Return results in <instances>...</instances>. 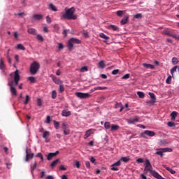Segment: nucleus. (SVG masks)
Segmentation results:
<instances>
[{
	"label": "nucleus",
	"instance_id": "1",
	"mask_svg": "<svg viewBox=\"0 0 179 179\" xmlns=\"http://www.w3.org/2000/svg\"><path fill=\"white\" fill-rule=\"evenodd\" d=\"M20 82V74H19V70H16L14 72L13 80L8 83V86L10 87V92L13 97L17 96V91L15 86H17Z\"/></svg>",
	"mask_w": 179,
	"mask_h": 179
},
{
	"label": "nucleus",
	"instance_id": "2",
	"mask_svg": "<svg viewBox=\"0 0 179 179\" xmlns=\"http://www.w3.org/2000/svg\"><path fill=\"white\" fill-rule=\"evenodd\" d=\"M76 9L74 7L71 8H66L65 13L60 17L61 20H76L78 19V15H75Z\"/></svg>",
	"mask_w": 179,
	"mask_h": 179
},
{
	"label": "nucleus",
	"instance_id": "3",
	"mask_svg": "<svg viewBox=\"0 0 179 179\" xmlns=\"http://www.w3.org/2000/svg\"><path fill=\"white\" fill-rule=\"evenodd\" d=\"M144 171H145V174L148 173V171L150 172L152 177L156 176L158 173L156 171L153 170V166H152V164H150V161L149 159H145V161Z\"/></svg>",
	"mask_w": 179,
	"mask_h": 179
},
{
	"label": "nucleus",
	"instance_id": "4",
	"mask_svg": "<svg viewBox=\"0 0 179 179\" xmlns=\"http://www.w3.org/2000/svg\"><path fill=\"white\" fill-rule=\"evenodd\" d=\"M38 71H40V63L36 61L32 62L29 68L31 75H36Z\"/></svg>",
	"mask_w": 179,
	"mask_h": 179
},
{
	"label": "nucleus",
	"instance_id": "5",
	"mask_svg": "<svg viewBox=\"0 0 179 179\" xmlns=\"http://www.w3.org/2000/svg\"><path fill=\"white\" fill-rule=\"evenodd\" d=\"M80 40L76 38H70L67 43L68 50L72 51V50H73V45H75V44H80Z\"/></svg>",
	"mask_w": 179,
	"mask_h": 179
},
{
	"label": "nucleus",
	"instance_id": "6",
	"mask_svg": "<svg viewBox=\"0 0 179 179\" xmlns=\"http://www.w3.org/2000/svg\"><path fill=\"white\" fill-rule=\"evenodd\" d=\"M146 136H150V138H152V137L156 136V133L155 131H153L145 130V131H144V132L140 134L141 138H146Z\"/></svg>",
	"mask_w": 179,
	"mask_h": 179
},
{
	"label": "nucleus",
	"instance_id": "7",
	"mask_svg": "<svg viewBox=\"0 0 179 179\" xmlns=\"http://www.w3.org/2000/svg\"><path fill=\"white\" fill-rule=\"evenodd\" d=\"M33 157H34V153H31V150L27 147L25 162H29V160H30V159H33Z\"/></svg>",
	"mask_w": 179,
	"mask_h": 179
},
{
	"label": "nucleus",
	"instance_id": "8",
	"mask_svg": "<svg viewBox=\"0 0 179 179\" xmlns=\"http://www.w3.org/2000/svg\"><path fill=\"white\" fill-rule=\"evenodd\" d=\"M76 96L79 99H89L90 97V94L83 93V92H76Z\"/></svg>",
	"mask_w": 179,
	"mask_h": 179
},
{
	"label": "nucleus",
	"instance_id": "9",
	"mask_svg": "<svg viewBox=\"0 0 179 179\" xmlns=\"http://www.w3.org/2000/svg\"><path fill=\"white\" fill-rule=\"evenodd\" d=\"M27 33H29V34H32V36H37V31L36 29L31 28L29 26L27 27Z\"/></svg>",
	"mask_w": 179,
	"mask_h": 179
},
{
	"label": "nucleus",
	"instance_id": "10",
	"mask_svg": "<svg viewBox=\"0 0 179 179\" xmlns=\"http://www.w3.org/2000/svg\"><path fill=\"white\" fill-rule=\"evenodd\" d=\"M44 16L41 14H34L32 16V19H34V20H43Z\"/></svg>",
	"mask_w": 179,
	"mask_h": 179
},
{
	"label": "nucleus",
	"instance_id": "11",
	"mask_svg": "<svg viewBox=\"0 0 179 179\" xmlns=\"http://www.w3.org/2000/svg\"><path fill=\"white\" fill-rule=\"evenodd\" d=\"M128 19H129V16H124L120 21V24L124 25L128 23Z\"/></svg>",
	"mask_w": 179,
	"mask_h": 179
},
{
	"label": "nucleus",
	"instance_id": "12",
	"mask_svg": "<svg viewBox=\"0 0 179 179\" xmlns=\"http://www.w3.org/2000/svg\"><path fill=\"white\" fill-rule=\"evenodd\" d=\"M118 129H120V126L117 124H111V127H110L111 132H115L116 131H118Z\"/></svg>",
	"mask_w": 179,
	"mask_h": 179
},
{
	"label": "nucleus",
	"instance_id": "13",
	"mask_svg": "<svg viewBox=\"0 0 179 179\" xmlns=\"http://www.w3.org/2000/svg\"><path fill=\"white\" fill-rule=\"evenodd\" d=\"M162 166L164 167V169H166L167 171H169L171 174H176V171L173 170V169L170 167H168L167 165L163 164Z\"/></svg>",
	"mask_w": 179,
	"mask_h": 179
},
{
	"label": "nucleus",
	"instance_id": "14",
	"mask_svg": "<svg viewBox=\"0 0 179 179\" xmlns=\"http://www.w3.org/2000/svg\"><path fill=\"white\" fill-rule=\"evenodd\" d=\"M134 122H139V118L138 116H135L134 118L128 120V124H134Z\"/></svg>",
	"mask_w": 179,
	"mask_h": 179
},
{
	"label": "nucleus",
	"instance_id": "15",
	"mask_svg": "<svg viewBox=\"0 0 179 179\" xmlns=\"http://www.w3.org/2000/svg\"><path fill=\"white\" fill-rule=\"evenodd\" d=\"M62 129H63V131L69 129V126L68 125V123L64 122L62 124Z\"/></svg>",
	"mask_w": 179,
	"mask_h": 179
},
{
	"label": "nucleus",
	"instance_id": "16",
	"mask_svg": "<svg viewBox=\"0 0 179 179\" xmlns=\"http://www.w3.org/2000/svg\"><path fill=\"white\" fill-rule=\"evenodd\" d=\"M108 29H109L110 30H113L114 31H118L120 30V28H118V27L115 25H109L108 27Z\"/></svg>",
	"mask_w": 179,
	"mask_h": 179
},
{
	"label": "nucleus",
	"instance_id": "17",
	"mask_svg": "<svg viewBox=\"0 0 179 179\" xmlns=\"http://www.w3.org/2000/svg\"><path fill=\"white\" fill-rule=\"evenodd\" d=\"M143 66H144V68H147V69H155L154 65L146 64V63H143Z\"/></svg>",
	"mask_w": 179,
	"mask_h": 179
},
{
	"label": "nucleus",
	"instance_id": "18",
	"mask_svg": "<svg viewBox=\"0 0 179 179\" xmlns=\"http://www.w3.org/2000/svg\"><path fill=\"white\" fill-rule=\"evenodd\" d=\"M115 108H120L119 111L121 113L124 110V106H122V103L117 102L115 104Z\"/></svg>",
	"mask_w": 179,
	"mask_h": 179
},
{
	"label": "nucleus",
	"instance_id": "19",
	"mask_svg": "<svg viewBox=\"0 0 179 179\" xmlns=\"http://www.w3.org/2000/svg\"><path fill=\"white\" fill-rule=\"evenodd\" d=\"M50 78H52L53 82H55V83H56V85H59V80L54 75H50Z\"/></svg>",
	"mask_w": 179,
	"mask_h": 179
},
{
	"label": "nucleus",
	"instance_id": "20",
	"mask_svg": "<svg viewBox=\"0 0 179 179\" xmlns=\"http://www.w3.org/2000/svg\"><path fill=\"white\" fill-rule=\"evenodd\" d=\"M49 9H50V10H52L53 12H58V9L52 3L49 4Z\"/></svg>",
	"mask_w": 179,
	"mask_h": 179
},
{
	"label": "nucleus",
	"instance_id": "21",
	"mask_svg": "<svg viewBox=\"0 0 179 179\" xmlns=\"http://www.w3.org/2000/svg\"><path fill=\"white\" fill-rule=\"evenodd\" d=\"M93 134V132L92 131V129H89L85 132V134L84 136V139H87V138H89V136H90V135Z\"/></svg>",
	"mask_w": 179,
	"mask_h": 179
},
{
	"label": "nucleus",
	"instance_id": "22",
	"mask_svg": "<svg viewBox=\"0 0 179 179\" xmlns=\"http://www.w3.org/2000/svg\"><path fill=\"white\" fill-rule=\"evenodd\" d=\"M157 152H155V155H157L158 156H160L161 157H163V156H164V151L160 149H157Z\"/></svg>",
	"mask_w": 179,
	"mask_h": 179
},
{
	"label": "nucleus",
	"instance_id": "23",
	"mask_svg": "<svg viewBox=\"0 0 179 179\" xmlns=\"http://www.w3.org/2000/svg\"><path fill=\"white\" fill-rule=\"evenodd\" d=\"M58 163H59V159H57L56 160L53 161L52 162V164H50V167L52 169H54V167H55V166H57V164H58Z\"/></svg>",
	"mask_w": 179,
	"mask_h": 179
},
{
	"label": "nucleus",
	"instance_id": "24",
	"mask_svg": "<svg viewBox=\"0 0 179 179\" xmlns=\"http://www.w3.org/2000/svg\"><path fill=\"white\" fill-rule=\"evenodd\" d=\"M104 128L105 129H111V123L110 122H105Z\"/></svg>",
	"mask_w": 179,
	"mask_h": 179
},
{
	"label": "nucleus",
	"instance_id": "25",
	"mask_svg": "<svg viewBox=\"0 0 179 179\" xmlns=\"http://www.w3.org/2000/svg\"><path fill=\"white\" fill-rule=\"evenodd\" d=\"M0 69L3 71L5 69V63L2 58L0 59Z\"/></svg>",
	"mask_w": 179,
	"mask_h": 179
},
{
	"label": "nucleus",
	"instance_id": "26",
	"mask_svg": "<svg viewBox=\"0 0 179 179\" xmlns=\"http://www.w3.org/2000/svg\"><path fill=\"white\" fill-rule=\"evenodd\" d=\"M63 117H69L71 115V111L63 110L62 113Z\"/></svg>",
	"mask_w": 179,
	"mask_h": 179
},
{
	"label": "nucleus",
	"instance_id": "27",
	"mask_svg": "<svg viewBox=\"0 0 179 179\" xmlns=\"http://www.w3.org/2000/svg\"><path fill=\"white\" fill-rule=\"evenodd\" d=\"M178 68V66H175L173 67V69H171V73L172 75V78H174V72H177Z\"/></svg>",
	"mask_w": 179,
	"mask_h": 179
},
{
	"label": "nucleus",
	"instance_id": "28",
	"mask_svg": "<svg viewBox=\"0 0 179 179\" xmlns=\"http://www.w3.org/2000/svg\"><path fill=\"white\" fill-rule=\"evenodd\" d=\"M162 34H165L166 36H169V37H171V36L173 35L171 31H169L168 29L164 30L162 31Z\"/></svg>",
	"mask_w": 179,
	"mask_h": 179
},
{
	"label": "nucleus",
	"instance_id": "29",
	"mask_svg": "<svg viewBox=\"0 0 179 179\" xmlns=\"http://www.w3.org/2000/svg\"><path fill=\"white\" fill-rule=\"evenodd\" d=\"M99 68H101V69H104V68H106V64L104 63V61L101 60L99 62Z\"/></svg>",
	"mask_w": 179,
	"mask_h": 179
},
{
	"label": "nucleus",
	"instance_id": "30",
	"mask_svg": "<svg viewBox=\"0 0 179 179\" xmlns=\"http://www.w3.org/2000/svg\"><path fill=\"white\" fill-rule=\"evenodd\" d=\"M177 114H178V113H177V112H176V111H173V112L171 113V117L172 121L176 120V117H177Z\"/></svg>",
	"mask_w": 179,
	"mask_h": 179
},
{
	"label": "nucleus",
	"instance_id": "31",
	"mask_svg": "<svg viewBox=\"0 0 179 179\" xmlns=\"http://www.w3.org/2000/svg\"><path fill=\"white\" fill-rule=\"evenodd\" d=\"M99 37H101V38H104V40H109L110 37L107 36L106 34H104V33H101L99 34Z\"/></svg>",
	"mask_w": 179,
	"mask_h": 179
},
{
	"label": "nucleus",
	"instance_id": "32",
	"mask_svg": "<svg viewBox=\"0 0 179 179\" xmlns=\"http://www.w3.org/2000/svg\"><path fill=\"white\" fill-rule=\"evenodd\" d=\"M120 160L124 162V163H128V162H129V157H122Z\"/></svg>",
	"mask_w": 179,
	"mask_h": 179
},
{
	"label": "nucleus",
	"instance_id": "33",
	"mask_svg": "<svg viewBox=\"0 0 179 179\" xmlns=\"http://www.w3.org/2000/svg\"><path fill=\"white\" fill-rule=\"evenodd\" d=\"M17 50H22V51H25V50H26V48H24V47L23 46V45H22V44H20V43H19V44L17 45Z\"/></svg>",
	"mask_w": 179,
	"mask_h": 179
},
{
	"label": "nucleus",
	"instance_id": "34",
	"mask_svg": "<svg viewBox=\"0 0 179 179\" xmlns=\"http://www.w3.org/2000/svg\"><path fill=\"white\" fill-rule=\"evenodd\" d=\"M48 136H50V131H44V133L43 134V138L44 139H47V138H48Z\"/></svg>",
	"mask_w": 179,
	"mask_h": 179
},
{
	"label": "nucleus",
	"instance_id": "35",
	"mask_svg": "<svg viewBox=\"0 0 179 179\" xmlns=\"http://www.w3.org/2000/svg\"><path fill=\"white\" fill-rule=\"evenodd\" d=\"M159 150H162L164 152V153L166 152H173V149L169 148H160Z\"/></svg>",
	"mask_w": 179,
	"mask_h": 179
},
{
	"label": "nucleus",
	"instance_id": "36",
	"mask_svg": "<svg viewBox=\"0 0 179 179\" xmlns=\"http://www.w3.org/2000/svg\"><path fill=\"white\" fill-rule=\"evenodd\" d=\"M107 87H95L94 90H106Z\"/></svg>",
	"mask_w": 179,
	"mask_h": 179
},
{
	"label": "nucleus",
	"instance_id": "37",
	"mask_svg": "<svg viewBox=\"0 0 179 179\" xmlns=\"http://www.w3.org/2000/svg\"><path fill=\"white\" fill-rule=\"evenodd\" d=\"M147 104H148V106H153L155 104V103H156V100L155 99H151L150 101H148Z\"/></svg>",
	"mask_w": 179,
	"mask_h": 179
},
{
	"label": "nucleus",
	"instance_id": "38",
	"mask_svg": "<svg viewBox=\"0 0 179 179\" xmlns=\"http://www.w3.org/2000/svg\"><path fill=\"white\" fill-rule=\"evenodd\" d=\"M124 13H125L124 10H117L116 12V15H117V16H119V17L122 16V15H124Z\"/></svg>",
	"mask_w": 179,
	"mask_h": 179
},
{
	"label": "nucleus",
	"instance_id": "39",
	"mask_svg": "<svg viewBox=\"0 0 179 179\" xmlns=\"http://www.w3.org/2000/svg\"><path fill=\"white\" fill-rule=\"evenodd\" d=\"M178 62H179L178 59H177L176 57H173L172 64L173 65H177V64H178Z\"/></svg>",
	"mask_w": 179,
	"mask_h": 179
},
{
	"label": "nucleus",
	"instance_id": "40",
	"mask_svg": "<svg viewBox=\"0 0 179 179\" xmlns=\"http://www.w3.org/2000/svg\"><path fill=\"white\" fill-rule=\"evenodd\" d=\"M37 40H38V41H44V38L43 37V36H41V34H38L36 36Z\"/></svg>",
	"mask_w": 179,
	"mask_h": 179
},
{
	"label": "nucleus",
	"instance_id": "41",
	"mask_svg": "<svg viewBox=\"0 0 179 179\" xmlns=\"http://www.w3.org/2000/svg\"><path fill=\"white\" fill-rule=\"evenodd\" d=\"M30 101V96L26 95V100L24 101V104L27 105L29 104V102Z\"/></svg>",
	"mask_w": 179,
	"mask_h": 179
},
{
	"label": "nucleus",
	"instance_id": "42",
	"mask_svg": "<svg viewBox=\"0 0 179 179\" xmlns=\"http://www.w3.org/2000/svg\"><path fill=\"white\" fill-rule=\"evenodd\" d=\"M137 94L140 99H143V97H145V94L142 92H138Z\"/></svg>",
	"mask_w": 179,
	"mask_h": 179
},
{
	"label": "nucleus",
	"instance_id": "43",
	"mask_svg": "<svg viewBox=\"0 0 179 179\" xmlns=\"http://www.w3.org/2000/svg\"><path fill=\"white\" fill-rule=\"evenodd\" d=\"M167 125H168V127L173 128V127H176V123H174V122H169L167 123Z\"/></svg>",
	"mask_w": 179,
	"mask_h": 179
},
{
	"label": "nucleus",
	"instance_id": "44",
	"mask_svg": "<svg viewBox=\"0 0 179 179\" xmlns=\"http://www.w3.org/2000/svg\"><path fill=\"white\" fill-rule=\"evenodd\" d=\"M28 80L29 82H31V83H36V78L34 77H29Z\"/></svg>",
	"mask_w": 179,
	"mask_h": 179
},
{
	"label": "nucleus",
	"instance_id": "45",
	"mask_svg": "<svg viewBox=\"0 0 179 179\" xmlns=\"http://www.w3.org/2000/svg\"><path fill=\"white\" fill-rule=\"evenodd\" d=\"M54 125H55V128H56L57 129H59V122L54 120Z\"/></svg>",
	"mask_w": 179,
	"mask_h": 179
},
{
	"label": "nucleus",
	"instance_id": "46",
	"mask_svg": "<svg viewBox=\"0 0 179 179\" xmlns=\"http://www.w3.org/2000/svg\"><path fill=\"white\" fill-rule=\"evenodd\" d=\"M37 104L38 106V107H41L43 106V100H41V99H37Z\"/></svg>",
	"mask_w": 179,
	"mask_h": 179
},
{
	"label": "nucleus",
	"instance_id": "47",
	"mask_svg": "<svg viewBox=\"0 0 179 179\" xmlns=\"http://www.w3.org/2000/svg\"><path fill=\"white\" fill-rule=\"evenodd\" d=\"M173 78V76H169L167 78V79H166V80L167 85H170V84L171 83V78Z\"/></svg>",
	"mask_w": 179,
	"mask_h": 179
},
{
	"label": "nucleus",
	"instance_id": "48",
	"mask_svg": "<svg viewBox=\"0 0 179 179\" xmlns=\"http://www.w3.org/2000/svg\"><path fill=\"white\" fill-rule=\"evenodd\" d=\"M150 97L151 98V100H156V96L152 92L148 93Z\"/></svg>",
	"mask_w": 179,
	"mask_h": 179
},
{
	"label": "nucleus",
	"instance_id": "49",
	"mask_svg": "<svg viewBox=\"0 0 179 179\" xmlns=\"http://www.w3.org/2000/svg\"><path fill=\"white\" fill-rule=\"evenodd\" d=\"M87 71H89L87 66H83L80 69V72H87Z\"/></svg>",
	"mask_w": 179,
	"mask_h": 179
},
{
	"label": "nucleus",
	"instance_id": "50",
	"mask_svg": "<svg viewBox=\"0 0 179 179\" xmlns=\"http://www.w3.org/2000/svg\"><path fill=\"white\" fill-rule=\"evenodd\" d=\"M37 169V162H35L34 166L31 167V171L33 173L34 170H36Z\"/></svg>",
	"mask_w": 179,
	"mask_h": 179
},
{
	"label": "nucleus",
	"instance_id": "51",
	"mask_svg": "<svg viewBox=\"0 0 179 179\" xmlns=\"http://www.w3.org/2000/svg\"><path fill=\"white\" fill-rule=\"evenodd\" d=\"M52 99H57V92L55 90L52 92Z\"/></svg>",
	"mask_w": 179,
	"mask_h": 179
},
{
	"label": "nucleus",
	"instance_id": "52",
	"mask_svg": "<svg viewBox=\"0 0 179 179\" xmlns=\"http://www.w3.org/2000/svg\"><path fill=\"white\" fill-rule=\"evenodd\" d=\"M135 19H142V14L138 13L134 15Z\"/></svg>",
	"mask_w": 179,
	"mask_h": 179
},
{
	"label": "nucleus",
	"instance_id": "53",
	"mask_svg": "<svg viewBox=\"0 0 179 179\" xmlns=\"http://www.w3.org/2000/svg\"><path fill=\"white\" fill-rule=\"evenodd\" d=\"M120 73V69H115L112 71V75H118Z\"/></svg>",
	"mask_w": 179,
	"mask_h": 179
},
{
	"label": "nucleus",
	"instance_id": "54",
	"mask_svg": "<svg viewBox=\"0 0 179 179\" xmlns=\"http://www.w3.org/2000/svg\"><path fill=\"white\" fill-rule=\"evenodd\" d=\"M65 90V87H64V85H59V92L60 93H62Z\"/></svg>",
	"mask_w": 179,
	"mask_h": 179
},
{
	"label": "nucleus",
	"instance_id": "55",
	"mask_svg": "<svg viewBox=\"0 0 179 179\" xmlns=\"http://www.w3.org/2000/svg\"><path fill=\"white\" fill-rule=\"evenodd\" d=\"M131 75L129 73H127L122 77V79H129Z\"/></svg>",
	"mask_w": 179,
	"mask_h": 179
},
{
	"label": "nucleus",
	"instance_id": "56",
	"mask_svg": "<svg viewBox=\"0 0 179 179\" xmlns=\"http://www.w3.org/2000/svg\"><path fill=\"white\" fill-rule=\"evenodd\" d=\"M58 44H59V48H58L59 51L64 50V44L62 43H58Z\"/></svg>",
	"mask_w": 179,
	"mask_h": 179
},
{
	"label": "nucleus",
	"instance_id": "57",
	"mask_svg": "<svg viewBox=\"0 0 179 179\" xmlns=\"http://www.w3.org/2000/svg\"><path fill=\"white\" fill-rule=\"evenodd\" d=\"M50 154L53 157H55V156L59 155V151H56L55 152H50Z\"/></svg>",
	"mask_w": 179,
	"mask_h": 179
},
{
	"label": "nucleus",
	"instance_id": "58",
	"mask_svg": "<svg viewBox=\"0 0 179 179\" xmlns=\"http://www.w3.org/2000/svg\"><path fill=\"white\" fill-rule=\"evenodd\" d=\"M171 37H173V38H175V40H179V35L172 34Z\"/></svg>",
	"mask_w": 179,
	"mask_h": 179
},
{
	"label": "nucleus",
	"instance_id": "59",
	"mask_svg": "<svg viewBox=\"0 0 179 179\" xmlns=\"http://www.w3.org/2000/svg\"><path fill=\"white\" fill-rule=\"evenodd\" d=\"M111 170H113V171H118V167L117 166L112 165Z\"/></svg>",
	"mask_w": 179,
	"mask_h": 179
},
{
	"label": "nucleus",
	"instance_id": "60",
	"mask_svg": "<svg viewBox=\"0 0 179 179\" xmlns=\"http://www.w3.org/2000/svg\"><path fill=\"white\" fill-rule=\"evenodd\" d=\"M64 135H69L71 134V130H69V129H67V130H64V131H63Z\"/></svg>",
	"mask_w": 179,
	"mask_h": 179
},
{
	"label": "nucleus",
	"instance_id": "61",
	"mask_svg": "<svg viewBox=\"0 0 179 179\" xmlns=\"http://www.w3.org/2000/svg\"><path fill=\"white\" fill-rule=\"evenodd\" d=\"M112 166H116L118 167V166H121V162L117 161L116 163L113 164Z\"/></svg>",
	"mask_w": 179,
	"mask_h": 179
},
{
	"label": "nucleus",
	"instance_id": "62",
	"mask_svg": "<svg viewBox=\"0 0 179 179\" xmlns=\"http://www.w3.org/2000/svg\"><path fill=\"white\" fill-rule=\"evenodd\" d=\"M137 163H143L145 161H143V159L142 158H138L137 160H136Z\"/></svg>",
	"mask_w": 179,
	"mask_h": 179
},
{
	"label": "nucleus",
	"instance_id": "63",
	"mask_svg": "<svg viewBox=\"0 0 179 179\" xmlns=\"http://www.w3.org/2000/svg\"><path fill=\"white\" fill-rule=\"evenodd\" d=\"M52 157H52V155H51V153H49V154L48 155L47 159H48V160H51V159H52Z\"/></svg>",
	"mask_w": 179,
	"mask_h": 179
},
{
	"label": "nucleus",
	"instance_id": "64",
	"mask_svg": "<svg viewBox=\"0 0 179 179\" xmlns=\"http://www.w3.org/2000/svg\"><path fill=\"white\" fill-rule=\"evenodd\" d=\"M46 21L48 22V23H51V17H50V16H47Z\"/></svg>",
	"mask_w": 179,
	"mask_h": 179
}]
</instances>
